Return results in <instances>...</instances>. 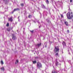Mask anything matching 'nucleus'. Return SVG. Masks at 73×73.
I'll list each match as a JSON object with an SVG mask.
<instances>
[{
  "label": "nucleus",
  "instance_id": "f257e3e1",
  "mask_svg": "<svg viewBox=\"0 0 73 73\" xmlns=\"http://www.w3.org/2000/svg\"><path fill=\"white\" fill-rule=\"evenodd\" d=\"M66 15L68 20H71L73 18V13L72 11L68 12L66 14Z\"/></svg>",
  "mask_w": 73,
  "mask_h": 73
},
{
  "label": "nucleus",
  "instance_id": "f03ea898",
  "mask_svg": "<svg viewBox=\"0 0 73 73\" xmlns=\"http://www.w3.org/2000/svg\"><path fill=\"white\" fill-rule=\"evenodd\" d=\"M36 66L37 68H38V69L42 68V64L39 62H37Z\"/></svg>",
  "mask_w": 73,
  "mask_h": 73
},
{
  "label": "nucleus",
  "instance_id": "7ed1b4c3",
  "mask_svg": "<svg viewBox=\"0 0 73 73\" xmlns=\"http://www.w3.org/2000/svg\"><path fill=\"white\" fill-rule=\"evenodd\" d=\"M60 50L59 49V48H58V47H55V48L54 50V53H57V52H59V50Z\"/></svg>",
  "mask_w": 73,
  "mask_h": 73
},
{
  "label": "nucleus",
  "instance_id": "20e7f679",
  "mask_svg": "<svg viewBox=\"0 0 73 73\" xmlns=\"http://www.w3.org/2000/svg\"><path fill=\"white\" fill-rule=\"evenodd\" d=\"M12 38L13 40H15L16 39H17V38L16 37L15 35L14 34H12Z\"/></svg>",
  "mask_w": 73,
  "mask_h": 73
},
{
  "label": "nucleus",
  "instance_id": "39448f33",
  "mask_svg": "<svg viewBox=\"0 0 73 73\" xmlns=\"http://www.w3.org/2000/svg\"><path fill=\"white\" fill-rule=\"evenodd\" d=\"M8 21H9L12 22V21H13V19H12V17H11L9 19Z\"/></svg>",
  "mask_w": 73,
  "mask_h": 73
},
{
  "label": "nucleus",
  "instance_id": "423d86ee",
  "mask_svg": "<svg viewBox=\"0 0 73 73\" xmlns=\"http://www.w3.org/2000/svg\"><path fill=\"white\" fill-rule=\"evenodd\" d=\"M64 24H65L66 25V26H68V25H69V24H68V22H67V21H66L64 22Z\"/></svg>",
  "mask_w": 73,
  "mask_h": 73
},
{
  "label": "nucleus",
  "instance_id": "0eeeda50",
  "mask_svg": "<svg viewBox=\"0 0 73 73\" xmlns=\"http://www.w3.org/2000/svg\"><path fill=\"white\" fill-rule=\"evenodd\" d=\"M62 44L63 46H66V43L64 41L63 42Z\"/></svg>",
  "mask_w": 73,
  "mask_h": 73
},
{
  "label": "nucleus",
  "instance_id": "6e6552de",
  "mask_svg": "<svg viewBox=\"0 0 73 73\" xmlns=\"http://www.w3.org/2000/svg\"><path fill=\"white\" fill-rule=\"evenodd\" d=\"M20 10V9L19 8H17L14 9L13 11L15 12V11H19Z\"/></svg>",
  "mask_w": 73,
  "mask_h": 73
},
{
  "label": "nucleus",
  "instance_id": "1a4fd4ad",
  "mask_svg": "<svg viewBox=\"0 0 73 73\" xmlns=\"http://www.w3.org/2000/svg\"><path fill=\"white\" fill-rule=\"evenodd\" d=\"M33 64H36L37 63V61L36 60L33 61Z\"/></svg>",
  "mask_w": 73,
  "mask_h": 73
},
{
  "label": "nucleus",
  "instance_id": "9d476101",
  "mask_svg": "<svg viewBox=\"0 0 73 73\" xmlns=\"http://www.w3.org/2000/svg\"><path fill=\"white\" fill-rule=\"evenodd\" d=\"M1 70H3V72L4 71V70H5L4 69V68L3 67L1 68Z\"/></svg>",
  "mask_w": 73,
  "mask_h": 73
},
{
  "label": "nucleus",
  "instance_id": "9b49d317",
  "mask_svg": "<svg viewBox=\"0 0 73 73\" xmlns=\"http://www.w3.org/2000/svg\"><path fill=\"white\" fill-rule=\"evenodd\" d=\"M37 45L38 46H41V43H40L39 44H37Z\"/></svg>",
  "mask_w": 73,
  "mask_h": 73
},
{
  "label": "nucleus",
  "instance_id": "f8f14e48",
  "mask_svg": "<svg viewBox=\"0 0 73 73\" xmlns=\"http://www.w3.org/2000/svg\"><path fill=\"white\" fill-rule=\"evenodd\" d=\"M28 17L30 19L31 17H32V15H29L28 16Z\"/></svg>",
  "mask_w": 73,
  "mask_h": 73
},
{
  "label": "nucleus",
  "instance_id": "ddd939ff",
  "mask_svg": "<svg viewBox=\"0 0 73 73\" xmlns=\"http://www.w3.org/2000/svg\"><path fill=\"white\" fill-rule=\"evenodd\" d=\"M1 63L2 65L4 64V62H3V60H1Z\"/></svg>",
  "mask_w": 73,
  "mask_h": 73
},
{
  "label": "nucleus",
  "instance_id": "4468645a",
  "mask_svg": "<svg viewBox=\"0 0 73 73\" xmlns=\"http://www.w3.org/2000/svg\"><path fill=\"white\" fill-rule=\"evenodd\" d=\"M43 8H45V7L44 5H42Z\"/></svg>",
  "mask_w": 73,
  "mask_h": 73
},
{
  "label": "nucleus",
  "instance_id": "2eb2a0df",
  "mask_svg": "<svg viewBox=\"0 0 73 73\" xmlns=\"http://www.w3.org/2000/svg\"><path fill=\"white\" fill-rule=\"evenodd\" d=\"M17 63H19V60H16V62H15V64H16Z\"/></svg>",
  "mask_w": 73,
  "mask_h": 73
},
{
  "label": "nucleus",
  "instance_id": "dca6fc26",
  "mask_svg": "<svg viewBox=\"0 0 73 73\" xmlns=\"http://www.w3.org/2000/svg\"><path fill=\"white\" fill-rule=\"evenodd\" d=\"M7 31L9 32L11 31V29L10 28H8L7 29Z\"/></svg>",
  "mask_w": 73,
  "mask_h": 73
},
{
  "label": "nucleus",
  "instance_id": "f3484780",
  "mask_svg": "<svg viewBox=\"0 0 73 73\" xmlns=\"http://www.w3.org/2000/svg\"><path fill=\"white\" fill-rule=\"evenodd\" d=\"M60 16L61 18H64V16L62 14H60Z\"/></svg>",
  "mask_w": 73,
  "mask_h": 73
},
{
  "label": "nucleus",
  "instance_id": "a211bd4d",
  "mask_svg": "<svg viewBox=\"0 0 73 73\" xmlns=\"http://www.w3.org/2000/svg\"><path fill=\"white\" fill-rule=\"evenodd\" d=\"M46 3L47 4H49V1L48 0H46Z\"/></svg>",
  "mask_w": 73,
  "mask_h": 73
},
{
  "label": "nucleus",
  "instance_id": "6ab92c4d",
  "mask_svg": "<svg viewBox=\"0 0 73 73\" xmlns=\"http://www.w3.org/2000/svg\"><path fill=\"white\" fill-rule=\"evenodd\" d=\"M6 26L7 27H9V23H7V24L6 25Z\"/></svg>",
  "mask_w": 73,
  "mask_h": 73
},
{
  "label": "nucleus",
  "instance_id": "aec40b11",
  "mask_svg": "<svg viewBox=\"0 0 73 73\" xmlns=\"http://www.w3.org/2000/svg\"><path fill=\"white\" fill-rule=\"evenodd\" d=\"M55 56H58V52L56 53L55 54Z\"/></svg>",
  "mask_w": 73,
  "mask_h": 73
},
{
  "label": "nucleus",
  "instance_id": "412c9836",
  "mask_svg": "<svg viewBox=\"0 0 73 73\" xmlns=\"http://www.w3.org/2000/svg\"><path fill=\"white\" fill-rule=\"evenodd\" d=\"M21 5L22 7H23V6H24V3H21Z\"/></svg>",
  "mask_w": 73,
  "mask_h": 73
},
{
  "label": "nucleus",
  "instance_id": "4be33fe9",
  "mask_svg": "<svg viewBox=\"0 0 73 73\" xmlns=\"http://www.w3.org/2000/svg\"><path fill=\"white\" fill-rule=\"evenodd\" d=\"M67 33H69V30H68L67 31Z\"/></svg>",
  "mask_w": 73,
  "mask_h": 73
},
{
  "label": "nucleus",
  "instance_id": "5701e85b",
  "mask_svg": "<svg viewBox=\"0 0 73 73\" xmlns=\"http://www.w3.org/2000/svg\"><path fill=\"white\" fill-rule=\"evenodd\" d=\"M7 0H3L4 1H6V2H7ZM8 1H9V0H8Z\"/></svg>",
  "mask_w": 73,
  "mask_h": 73
},
{
  "label": "nucleus",
  "instance_id": "b1692460",
  "mask_svg": "<svg viewBox=\"0 0 73 73\" xmlns=\"http://www.w3.org/2000/svg\"><path fill=\"white\" fill-rule=\"evenodd\" d=\"M34 31L33 30L32 31H30V32L32 33H33V31Z\"/></svg>",
  "mask_w": 73,
  "mask_h": 73
},
{
  "label": "nucleus",
  "instance_id": "393cba45",
  "mask_svg": "<svg viewBox=\"0 0 73 73\" xmlns=\"http://www.w3.org/2000/svg\"><path fill=\"white\" fill-rule=\"evenodd\" d=\"M72 0H70V3H72Z\"/></svg>",
  "mask_w": 73,
  "mask_h": 73
},
{
  "label": "nucleus",
  "instance_id": "a878e982",
  "mask_svg": "<svg viewBox=\"0 0 73 73\" xmlns=\"http://www.w3.org/2000/svg\"><path fill=\"white\" fill-rule=\"evenodd\" d=\"M56 66H57V64H56Z\"/></svg>",
  "mask_w": 73,
  "mask_h": 73
},
{
  "label": "nucleus",
  "instance_id": "bb28decb",
  "mask_svg": "<svg viewBox=\"0 0 73 73\" xmlns=\"http://www.w3.org/2000/svg\"><path fill=\"white\" fill-rule=\"evenodd\" d=\"M12 28V29H13V27H12V28Z\"/></svg>",
  "mask_w": 73,
  "mask_h": 73
},
{
  "label": "nucleus",
  "instance_id": "cd10ccee",
  "mask_svg": "<svg viewBox=\"0 0 73 73\" xmlns=\"http://www.w3.org/2000/svg\"><path fill=\"white\" fill-rule=\"evenodd\" d=\"M66 13V12H64V13Z\"/></svg>",
  "mask_w": 73,
  "mask_h": 73
},
{
  "label": "nucleus",
  "instance_id": "c85d7f7f",
  "mask_svg": "<svg viewBox=\"0 0 73 73\" xmlns=\"http://www.w3.org/2000/svg\"><path fill=\"white\" fill-rule=\"evenodd\" d=\"M14 12V11H13V12H12V13H13Z\"/></svg>",
  "mask_w": 73,
  "mask_h": 73
}]
</instances>
